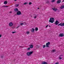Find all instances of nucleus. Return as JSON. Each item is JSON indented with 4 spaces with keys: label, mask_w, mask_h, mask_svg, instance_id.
Masks as SVG:
<instances>
[{
    "label": "nucleus",
    "mask_w": 64,
    "mask_h": 64,
    "mask_svg": "<svg viewBox=\"0 0 64 64\" xmlns=\"http://www.w3.org/2000/svg\"><path fill=\"white\" fill-rule=\"evenodd\" d=\"M30 32H26V34H27L28 35L30 33Z\"/></svg>",
    "instance_id": "5701e85b"
},
{
    "label": "nucleus",
    "mask_w": 64,
    "mask_h": 64,
    "mask_svg": "<svg viewBox=\"0 0 64 64\" xmlns=\"http://www.w3.org/2000/svg\"><path fill=\"white\" fill-rule=\"evenodd\" d=\"M50 27V26H49V27Z\"/></svg>",
    "instance_id": "79ce46f5"
},
{
    "label": "nucleus",
    "mask_w": 64,
    "mask_h": 64,
    "mask_svg": "<svg viewBox=\"0 0 64 64\" xmlns=\"http://www.w3.org/2000/svg\"><path fill=\"white\" fill-rule=\"evenodd\" d=\"M55 64H56V63Z\"/></svg>",
    "instance_id": "49530a36"
},
{
    "label": "nucleus",
    "mask_w": 64,
    "mask_h": 64,
    "mask_svg": "<svg viewBox=\"0 0 64 64\" xmlns=\"http://www.w3.org/2000/svg\"><path fill=\"white\" fill-rule=\"evenodd\" d=\"M14 10L16 12H17V11H18V8H15Z\"/></svg>",
    "instance_id": "9d476101"
},
{
    "label": "nucleus",
    "mask_w": 64,
    "mask_h": 64,
    "mask_svg": "<svg viewBox=\"0 0 64 64\" xmlns=\"http://www.w3.org/2000/svg\"><path fill=\"white\" fill-rule=\"evenodd\" d=\"M34 19H36V18H37V15H36L35 14H34Z\"/></svg>",
    "instance_id": "f8f14e48"
},
{
    "label": "nucleus",
    "mask_w": 64,
    "mask_h": 64,
    "mask_svg": "<svg viewBox=\"0 0 64 64\" xmlns=\"http://www.w3.org/2000/svg\"><path fill=\"white\" fill-rule=\"evenodd\" d=\"M56 64H59V62H56Z\"/></svg>",
    "instance_id": "4c0bfd02"
},
{
    "label": "nucleus",
    "mask_w": 64,
    "mask_h": 64,
    "mask_svg": "<svg viewBox=\"0 0 64 64\" xmlns=\"http://www.w3.org/2000/svg\"><path fill=\"white\" fill-rule=\"evenodd\" d=\"M13 54H14V53H13Z\"/></svg>",
    "instance_id": "09e8293b"
},
{
    "label": "nucleus",
    "mask_w": 64,
    "mask_h": 64,
    "mask_svg": "<svg viewBox=\"0 0 64 64\" xmlns=\"http://www.w3.org/2000/svg\"><path fill=\"white\" fill-rule=\"evenodd\" d=\"M14 1H16L17 0H14Z\"/></svg>",
    "instance_id": "ea45409f"
},
{
    "label": "nucleus",
    "mask_w": 64,
    "mask_h": 64,
    "mask_svg": "<svg viewBox=\"0 0 64 64\" xmlns=\"http://www.w3.org/2000/svg\"><path fill=\"white\" fill-rule=\"evenodd\" d=\"M30 16L32 17V16Z\"/></svg>",
    "instance_id": "c03bdc74"
},
{
    "label": "nucleus",
    "mask_w": 64,
    "mask_h": 64,
    "mask_svg": "<svg viewBox=\"0 0 64 64\" xmlns=\"http://www.w3.org/2000/svg\"><path fill=\"white\" fill-rule=\"evenodd\" d=\"M60 26H64V23H63L62 24V22L58 25V26H60Z\"/></svg>",
    "instance_id": "39448f33"
},
{
    "label": "nucleus",
    "mask_w": 64,
    "mask_h": 64,
    "mask_svg": "<svg viewBox=\"0 0 64 64\" xmlns=\"http://www.w3.org/2000/svg\"><path fill=\"white\" fill-rule=\"evenodd\" d=\"M60 37H63L64 34L62 33L60 34L59 35Z\"/></svg>",
    "instance_id": "0eeeda50"
},
{
    "label": "nucleus",
    "mask_w": 64,
    "mask_h": 64,
    "mask_svg": "<svg viewBox=\"0 0 64 64\" xmlns=\"http://www.w3.org/2000/svg\"><path fill=\"white\" fill-rule=\"evenodd\" d=\"M51 2H52V3H53V2H55V0H52L51 1Z\"/></svg>",
    "instance_id": "4be33fe9"
},
{
    "label": "nucleus",
    "mask_w": 64,
    "mask_h": 64,
    "mask_svg": "<svg viewBox=\"0 0 64 64\" xmlns=\"http://www.w3.org/2000/svg\"><path fill=\"white\" fill-rule=\"evenodd\" d=\"M46 3L48 4V3H50V2H49V1H48L46 2Z\"/></svg>",
    "instance_id": "cd10ccee"
},
{
    "label": "nucleus",
    "mask_w": 64,
    "mask_h": 64,
    "mask_svg": "<svg viewBox=\"0 0 64 64\" xmlns=\"http://www.w3.org/2000/svg\"><path fill=\"white\" fill-rule=\"evenodd\" d=\"M16 33V32H12V33Z\"/></svg>",
    "instance_id": "72a5a7b5"
},
{
    "label": "nucleus",
    "mask_w": 64,
    "mask_h": 64,
    "mask_svg": "<svg viewBox=\"0 0 64 64\" xmlns=\"http://www.w3.org/2000/svg\"><path fill=\"white\" fill-rule=\"evenodd\" d=\"M20 27V26H18L16 28V29H17V28H18V27Z\"/></svg>",
    "instance_id": "473e14b6"
},
{
    "label": "nucleus",
    "mask_w": 64,
    "mask_h": 64,
    "mask_svg": "<svg viewBox=\"0 0 64 64\" xmlns=\"http://www.w3.org/2000/svg\"><path fill=\"white\" fill-rule=\"evenodd\" d=\"M42 64H47V63L46 62H42Z\"/></svg>",
    "instance_id": "dca6fc26"
},
{
    "label": "nucleus",
    "mask_w": 64,
    "mask_h": 64,
    "mask_svg": "<svg viewBox=\"0 0 64 64\" xmlns=\"http://www.w3.org/2000/svg\"><path fill=\"white\" fill-rule=\"evenodd\" d=\"M63 56V54L60 55L58 57V58L60 60H61L62 59V57Z\"/></svg>",
    "instance_id": "423d86ee"
},
{
    "label": "nucleus",
    "mask_w": 64,
    "mask_h": 64,
    "mask_svg": "<svg viewBox=\"0 0 64 64\" xmlns=\"http://www.w3.org/2000/svg\"><path fill=\"white\" fill-rule=\"evenodd\" d=\"M4 4H7V2L6 1H4Z\"/></svg>",
    "instance_id": "aec40b11"
},
{
    "label": "nucleus",
    "mask_w": 64,
    "mask_h": 64,
    "mask_svg": "<svg viewBox=\"0 0 64 64\" xmlns=\"http://www.w3.org/2000/svg\"><path fill=\"white\" fill-rule=\"evenodd\" d=\"M56 11L58 12H59V10H58L57 8H56Z\"/></svg>",
    "instance_id": "2f4dec72"
},
{
    "label": "nucleus",
    "mask_w": 64,
    "mask_h": 64,
    "mask_svg": "<svg viewBox=\"0 0 64 64\" xmlns=\"http://www.w3.org/2000/svg\"><path fill=\"white\" fill-rule=\"evenodd\" d=\"M16 14L17 15H21V12L20 11H18L16 12Z\"/></svg>",
    "instance_id": "7ed1b4c3"
},
{
    "label": "nucleus",
    "mask_w": 64,
    "mask_h": 64,
    "mask_svg": "<svg viewBox=\"0 0 64 64\" xmlns=\"http://www.w3.org/2000/svg\"><path fill=\"white\" fill-rule=\"evenodd\" d=\"M39 9V8H38V9Z\"/></svg>",
    "instance_id": "a19ab883"
},
{
    "label": "nucleus",
    "mask_w": 64,
    "mask_h": 64,
    "mask_svg": "<svg viewBox=\"0 0 64 64\" xmlns=\"http://www.w3.org/2000/svg\"><path fill=\"white\" fill-rule=\"evenodd\" d=\"M59 23V21H58V20H56V25H58V24Z\"/></svg>",
    "instance_id": "2eb2a0df"
},
{
    "label": "nucleus",
    "mask_w": 64,
    "mask_h": 64,
    "mask_svg": "<svg viewBox=\"0 0 64 64\" xmlns=\"http://www.w3.org/2000/svg\"><path fill=\"white\" fill-rule=\"evenodd\" d=\"M61 0H58L57 1V3L59 4L61 3Z\"/></svg>",
    "instance_id": "1a4fd4ad"
},
{
    "label": "nucleus",
    "mask_w": 64,
    "mask_h": 64,
    "mask_svg": "<svg viewBox=\"0 0 64 64\" xmlns=\"http://www.w3.org/2000/svg\"><path fill=\"white\" fill-rule=\"evenodd\" d=\"M56 51L55 50H52L51 52H55Z\"/></svg>",
    "instance_id": "f3484780"
},
{
    "label": "nucleus",
    "mask_w": 64,
    "mask_h": 64,
    "mask_svg": "<svg viewBox=\"0 0 64 64\" xmlns=\"http://www.w3.org/2000/svg\"><path fill=\"white\" fill-rule=\"evenodd\" d=\"M43 48H45V47H46V46H45V45H44L43 46Z\"/></svg>",
    "instance_id": "bb28decb"
},
{
    "label": "nucleus",
    "mask_w": 64,
    "mask_h": 64,
    "mask_svg": "<svg viewBox=\"0 0 64 64\" xmlns=\"http://www.w3.org/2000/svg\"><path fill=\"white\" fill-rule=\"evenodd\" d=\"M48 25L46 26V28H47V27H48Z\"/></svg>",
    "instance_id": "e433bc0d"
},
{
    "label": "nucleus",
    "mask_w": 64,
    "mask_h": 64,
    "mask_svg": "<svg viewBox=\"0 0 64 64\" xmlns=\"http://www.w3.org/2000/svg\"><path fill=\"white\" fill-rule=\"evenodd\" d=\"M55 25H56V22H55Z\"/></svg>",
    "instance_id": "58836bf2"
},
{
    "label": "nucleus",
    "mask_w": 64,
    "mask_h": 64,
    "mask_svg": "<svg viewBox=\"0 0 64 64\" xmlns=\"http://www.w3.org/2000/svg\"><path fill=\"white\" fill-rule=\"evenodd\" d=\"M20 25H23V23H22L21 24H20Z\"/></svg>",
    "instance_id": "7c9ffc66"
},
{
    "label": "nucleus",
    "mask_w": 64,
    "mask_h": 64,
    "mask_svg": "<svg viewBox=\"0 0 64 64\" xmlns=\"http://www.w3.org/2000/svg\"><path fill=\"white\" fill-rule=\"evenodd\" d=\"M52 9L53 10L55 11H56V8H52Z\"/></svg>",
    "instance_id": "4468645a"
},
{
    "label": "nucleus",
    "mask_w": 64,
    "mask_h": 64,
    "mask_svg": "<svg viewBox=\"0 0 64 64\" xmlns=\"http://www.w3.org/2000/svg\"><path fill=\"white\" fill-rule=\"evenodd\" d=\"M30 48H28L27 49V50H30Z\"/></svg>",
    "instance_id": "c85d7f7f"
},
{
    "label": "nucleus",
    "mask_w": 64,
    "mask_h": 64,
    "mask_svg": "<svg viewBox=\"0 0 64 64\" xmlns=\"http://www.w3.org/2000/svg\"><path fill=\"white\" fill-rule=\"evenodd\" d=\"M13 26V23L12 22H10L9 24V26L10 27H11Z\"/></svg>",
    "instance_id": "6e6552de"
},
{
    "label": "nucleus",
    "mask_w": 64,
    "mask_h": 64,
    "mask_svg": "<svg viewBox=\"0 0 64 64\" xmlns=\"http://www.w3.org/2000/svg\"><path fill=\"white\" fill-rule=\"evenodd\" d=\"M28 4L29 5H31L32 4V2H29Z\"/></svg>",
    "instance_id": "393cba45"
},
{
    "label": "nucleus",
    "mask_w": 64,
    "mask_h": 64,
    "mask_svg": "<svg viewBox=\"0 0 64 64\" xmlns=\"http://www.w3.org/2000/svg\"><path fill=\"white\" fill-rule=\"evenodd\" d=\"M19 5V4H16L15 5V7H18V6Z\"/></svg>",
    "instance_id": "a211bd4d"
},
{
    "label": "nucleus",
    "mask_w": 64,
    "mask_h": 64,
    "mask_svg": "<svg viewBox=\"0 0 64 64\" xmlns=\"http://www.w3.org/2000/svg\"><path fill=\"white\" fill-rule=\"evenodd\" d=\"M2 36V34H0V38H1V37Z\"/></svg>",
    "instance_id": "c9c22d12"
},
{
    "label": "nucleus",
    "mask_w": 64,
    "mask_h": 64,
    "mask_svg": "<svg viewBox=\"0 0 64 64\" xmlns=\"http://www.w3.org/2000/svg\"><path fill=\"white\" fill-rule=\"evenodd\" d=\"M33 51L30 52H28L26 54L28 56H31V54H33Z\"/></svg>",
    "instance_id": "f03ea898"
},
{
    "label": "nucleus",
    "mask_w": 64,
    "mask_h": 64,
    "mask_svg": "<svg viewBox=\"0 0 64 64\" xmlns=\"http://www.w3.org/2000/svg\"><path fill=\"white\" fill-rule=\"evenodd\" d=\"M30 48L31 49L32 48H33V45L32 44H31L30 46Z\"/></svg>",
    "instance_id": "9b49d317"
},
{
    "label": "nucleus",
    "mask_w": 64,
    "mask_h": 64,
    "mask_svg": "<svg viewBox=\"0 0 64 64\" xmlns=\"http://www.w3.org/2000/svg\"><path fill=\"white\" fill-rule=\"evenodd\" d=\"M28 4V2H26L24 3V5H26V4Z\"/></svg>",
    "instance_id": "b1692460"
},
{
    "label": "nucleus",
    "mask_w": 64,
    "mask_h": 64,
    "mask_svg": "<svg viewBox=\"0 0 64 64\" xmlns=\"http://www.w3.org/2000/svg\"><path fill=\"white\" fill-rule=\"evenodd\" d=\"M20 47H21V46H20Z\"/></svg>",
    "instance_id": "37998d69"
},
{
    "label": "nucleus",
    "mask_w": 64,
    "mask_h": 64,
    "mask_svg": "<svg viewBox=\"0 0 64 64\" xmlns=\"http://www.w3.org/2000/svg\"><path fill=\"white\" fill-rule=\"evenodd\" d=\"M10 13L11 14H12V12L11 11H10Z\"/></svg>",
    "instance_id": "f704fd0d"
},
{
    "label": "nucleus",
    "mask_w": 64,
    "mask_h": 64,
    "mask_svg": "<svg viewBox=\"0 0 64 64\" xmlns=\"http://www.w3.org/2000/svg\"><path fill=\"white\" fill-rule=\"evenodd\" d=\"M60 8L61 9H63V8H64V6H61Z\"/></svg>",
    "instance_id": "ddd939ff"
},
{
    "label": "nucleus",
    "mask_w": 64,
    "mask_h": 64,
    "mask_svg": "<svg viewBox=\"0 0 64 64\" xmlns=\"http://www.w3.org/2000/svg\"><path fill=\"white\" fill-rule=\"evenodd\" d=\"M63 1H64V0H63Z\"/></svg>",
    "instance_id": "a18cd8bd"
},
{
    "label": "nucleus",
    "mask_w": 64,
    "mask_h": 64,
    "mask_svg": "<svg viewBox=\"0 0 64 64\" xmlns=\"http://www.w3.org/2000/svg\"><path fill=\"white\" fill-rule=\"evenodd\" d=\"M50 43L49 42H48V43H46V47H48V48H49V45H50Z\"/></svg>",
    "instance_id": "20e7f679"
},
{
    "label": "nucleus",
    "mask_w": 64,
    "mask_h": 64,
    "mask_svg": "<svg viewBox=\"0 0 64 64\" xmlns=\"http://www.w3.org/2000/svg\"><path fill=\"white\" fill-rule=\"evenodd\" d=\"M15 60H14V61H15Z\"/></svg>",
    "instance_id": "de8ad7c7"
},
{
    "label": "nucleus",
    "mask_w": 64,
    "mask_h": 64,
    "mask_svg": "<svg viewBox=\"0 0 64 64\" xmlns=\"http://www.w3.org/2000/svg\"><path fill=\"white\" fill-rule=\"evenodd\" d=\"M36 30L38 31V28H35Z\"/></svg>",
    "instance_id": "412c9836"
},
{
    "label": "nucleus",
    "mask_w": 64,
    "mask_h": 64,
    "mask_svg": "<svg viewBox=\"0 0 64 64\" xmlns=\"http://www.w3.org/2000/svg\"><path fill=\"white\" fill-rule=\"evenodd\" d=\"M9 6H3L2 7H8Z\"/></svg>",
    "instance_id": "a878e982"
},
{
    "label": "nucleus",
    "mask_w": 64,
    "mask_h": 64,
    "mask_svg": "<svg viewBox=\"0 0 64 64\" xmlns=\"http://www.w3.org/2000/svg\"><path fill=\"white\" fill-rule=\"evenodd\" d=\"M0 57L2 59H3V56H1Z\"/></svg>",
    "instance_id": "c756f323"
},
{
    "label": "nucleus",
    "mask_w": 64,
    "mask_h": 64,
    "mask_svg": "<svg viewBox=\"0 0 64 64\" xmlns=\"http://www.w3.org/2000/svg\"><path fill=\"white\" fill-rule=\"evenodd\" d=\"M34 29L33 28L32 29V30H31V31L32 32H34Z\"/></svg>",
    "instance_id": "6ab92c4d"
},
{
    "label": "nucleus",
    "mask_w": 64,
    "mask_h": 64,
    "mask_svg": "<svg viewBox=\"0 0 64 64\" xmlns=\"http://www.w3.org/2000/svg\"><path fill=\"white\" fill-rule=\"evenodd\" d=\"M54 18H50V20H49V22L50 23H53L54 21Z\"/></svg>",
    "instance_id": "f257e3e1"
}]
</instances>
